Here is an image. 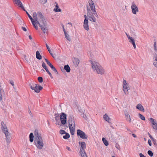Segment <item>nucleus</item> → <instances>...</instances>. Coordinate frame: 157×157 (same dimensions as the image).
Masks as SVG:
<instances>
[{"instance_id":"obj_1","label":"nucleus","mask_w":157,"mask_h":157,"mask_svg":"<svg viewBox=\"0 0 157 157\" xmlns=\"http://www.w3.org/2000/svg\"><path fill=\"white\" fill-rule=\"evenodd\" d=\"M34 142L36 146L39 149H42L44 145L43 139L41 135L39 134L36 131L35 133V138Z\"/></svg>"},{"instance_id":"obj_2","label":"nucleus","mask_w":157,"mask_h":157,"mask_svg":"<svg viewBox=\"0 0 157 157\" xmlns=\"http://www.w3.org/2000/svg\"><path fill=\"white\" fill-rule=\"evenodd\" d=\"M88 3L89 7L88 6H86L87 12H88L89 10L90 12H93L94 14L95 17H98V15L96 10L94 4L92 0H89Z\"/></svg>"},{"instance_id":"obj_3","label":"nucleus","mask_w":157,"mask_h":157,"mask_svg":"<svg viewBox=\"0 0 157 157\" xmlns=\"http://www.w3.org/2000/svg\"><path fill=\"white\" fill-rule=\"evenodd\" d=\"M130 86L129 84L125 80L123 79V90L126 95L128 94V90L130 89Z\"/></svg>"},{"instance_id":"obj_4","label":"nucleus","mask_w":157,"mask_h":157,"mask_svg":"<svg viewBox=\"0 0 157 157\" xmlns=\"http://www.w3.org/2000/svg\"><path fill=\"white\" fill-rule=\"evenodd\" d=\"M38 25L44 33H48V29L46 27L47 24L45 21H42Z\"/></svg>"},{"instance_id":"obj_5","label":"nucleus","mask_w":157,"mask_h":157,"mask_svg":"<svg viewBox=\"0 0 157 157\" xmlns=\"http://www.w3.org/2000/svg\"><path fill=\"white\" fill-rule=\"evenodd\" d=\"M90 63L91 66L94 72H96V70L98 69L101 66L97 62L95 61H93L92 60H90Z\"/></svg>"},{"instance_id":"obj_6","label":"nucleus","mask_w":157,"mask_h":157,"mask_svg":"<svg viewBox=\"0 0 157 157\" xmlns=\"http://www.w3.org/2000/svg\"><path fill=\"white\" fill-rule=\"evenodd\" d=\"M33 86H32L30 84V87L32 90H34L35 92L37 93H38L40 92V90L42 89L43 87L38 85L36 84H34Z\"/></svg>"},{"instance_id":"obj_7","label":"nucleus","mask_w":157,"mask_h":157,"mask_svg":"<svg viewBox=\"0 0 157 157\" xmlns=\"http://www.w3.org/2000/svg\"><path fill=\"white\" fill-rule=\"evenodd\" d=\"M87 15L89 21L94 22L96 21V18L94 16L93 12H90L89 10L88 12H87Z\"/></svg>"},{"instance_id":"obj_8","label":"nucleus","mask_w":157,"mask_h":157,"mask_svg":"<svg viewBox=\"0 0 157 157\" xmlns=\"http://www.w3.org/2000/svg\"><path fill=\"white\" fill-rule=\"evenodd\" d=\"M77 134L78 136H79L82 139H86L88 138V136L86 133L80 129L77 130Z\"/></svg>"},{"instance_id":"obj_9","label":"nucleus","mask_w":157,"mask_h":157,"mask_svg":"<svg viewBox=\"0 0 157 157\" xmlns=\"http://www.w3.org/2000/svg\"><path fill=\"white\" fill-rule=\"evenodd\" d=\"M60 120L61 123L63 125H64L67 122V115L64 113L62 112L60 116Z\"/></svg>"},{"instance_id":"obj_10","label":"nucleus","mask_w":157,"mask_h":157,"mask_svg":"<svg viewBox=\"0 0 157 157\" xmlns=\"http://www.w3.org/2000/svg\"><path fill=\"white\" fill-rule=\"evenodd\" d=\"M131 9L132 13L134 14H136L137 12H139V9L137 6H136L134 2L132 3Z\"/></svg>"},{"instance_id":"obj_11","label":"nucleus","mask_w":157,"mask_h":157,"mask_svg":"<svg viewBox=\"0 0 157 157\" xmlns=\"http://www.w3.org/2000/svg\"><path fill=\"white\" fill-rule=\"evenodd\" d=\"M1 129L4 134L6 133L7 132H9L8 131V130L6 125V124H4L3 121L1 122Z\"/></svg>"},{"instance_id":"obj_12","label":"nucleus","mask_w":157,"mask_h":157,"mask_svg":"<svg viewBox=\"0 0 157 157\" xmlns=\"http://www.w3.org/2000/svg\"><path fill=\"white\" fill-rule=\"evenodd\" d=\"M150 121L153 125V128L155 130H157V122L156 121L152 118H150Z\"/></svg>"},{"instance_id":"obj_13","label":"nucleus","mask_w":157,"mask_h":157,"mask_svg":"<svg viewBox=\"0 0 157 157\" xmlns=\"http://www.w3.org/2000/svg\"><path fill=\"white\" fill-rule=\"evenodd\" d=\"M68 122L69 125L73 126L74 124H75L74 119L72 116L70 115L69 117Z\"/></svg>"},{"instance_id":"obj_14","label":"nucleus","mask_w":157,"mask_h":157,"mask_svg":"<svg viewBox=\"0 0 157 157\" xmlns=\"http://www.w3.org/2000/svg\"><path fill=\"white\" fill-rule=\"evenodd\" d=\"M126 34L128 39L129 40V42L132 43L134 48L135 49L136 47L134 40L132 37H131L129 35H128L127 33H126Z\"/></svg>"},{"instance_id":"obj_15","label":"nucleus","mask_w":157,"mask_h":157,"mask_svg":"<svg viewBox=\"0 0 157 157\" xmlns=\"http://www.w3.org/2000/svg\"><path fill=\"white\" fill-rule=\"evenodd\" d=\"M13 2L19 6L21 7L24 11H25V10L20 0H13Z\"/></svg>"},{"instance_id":"obj_16","label":"nucleus","mask_w":157,"mask_h":157,"mask_svg":"<svg viewBox=\"0 0 157 157\" xmlns=\"http://www.w3.org/2000/svg\"><path fill=\"white\" fill-rule=\"evenodd\" d=\"M105 71L103 68L101 66L98 70H96V72L101 75H103L105 73Z\"/></svg>"},{"instance_id":"obj_17","label":"nucleus","mask_w":157,"mask_h":157,"mask_svg":"<svg viewBox=\"0 0 157 157\" xmlns=\"http://www.w3.org/2000/svg\"><path fill=\"white\" fill-rule=\"evenodd\" d=\"M6 137V140L8 143H10L11 140V134L9 132L5 134Z\"/></svg>"},{"instance_id":"obj_18","label":"nucleus","mask_w":157,"mask_h":157,"mask_svg":"<svg viewBox=\"0 0 157 157\" xmlns=\"http://www.w3.org/2000/svg\"><path fill=\"white\" fill-rule=\"evenodd\" d=\"M75 125V124H74L73 126L69 125V129L70 131L71 134V135H73L74 134Z\"/></svg>"},{"instance_id":"obj_19","label":"nucleus","mask_w":157,"mask_h":157,"mask_svg":"<svg viewBox=\"0 0 157 157\" xmlns=\"http://www.w3.org/2000/svg\"><path fill=\"white\" fill-rule=\"evenodd\" d=\"M79 144L81 146V148H80V151H85V149L86 148V144L84 142H79Z\"/></svg>"},{"instance_id":"obj_20","label":"nucleus","mask_w":157,"mask_h":157,"mask_svg":"<svg viewBox=\"0 0 157 157\" xmlns=\"http://www.w3.org/2000/svg\"><path fill=\"white\" fill-rule=\"evenodd\" d=\"M73 61L74 65L75 67H77L79 63V59L77 58H74L73 60Z\"/></svg>"},{"instance_id":"obj_21","label":"nucleus","mask_w":157,"mask_h":157,"mask_svg":"<svg viewBox=\"0 0 157 157\" xmlns=\"http://www.w3.org/2000/svg\"><path fill=\"white\" fill-rule=\"evenodd\" d=\"M33 16L34 19V21L37 23V24H39L40 23L38 21L37 13L36 12H33Z\"/></svg>"},{"instance_id":"obj_22","label":"nucleus","mask_w":157,"mask_h":157,"mask_svg":"<svg viewBox=\"0 0 157 157\" xmlns=\"http://www.w3.org/2000/svg\"><path fill=\"white\" fill-rule=\"evenodd\" d=\"M136 108L137 109L143 112L144 111V107L140 104H138L136 106Z\"/></svg>"},{"instance_id":"obj_23","label":"nucleus","mask_w":157,"mask_h":157,"mask_svg":"<svg viewBox=\"0 0 157 157\" xmlns=\"http://www.w3.org/2000/svg\"><path fill=\"white\" fill-rule=\"evenodd\" d=\"M54 4L55 5L56 8H55L54 9L53 11L56 12H61V9H58V8L59 7L58 3L56 2H55L54 3Z\"/></svg>"},{"instance_id":"obj_24","label":"nucleus","mask_w":157,"mask_h":157,"mask_svg":"<svg viewBox=\"0 0 157 157\" xmlns=\"http://www.w3.org/2000/svg\"><path fill=\"white\" fill-rule=\"evenodd\" d=\"M154 61L153 64L157 68V55L156 53H155V56L153 58Z\"/></svg>"},{"instance_id":"obj_25","label":"nucleus","mask_w":157,"mask_h":157,"mask_svg":"<svg viewBox=\"0 0 157 157\" xmlns=\"http://www.w3.org/2000/svg\"><path fill=\"white\" fill-rule=\"evenodd\" d=\"M103 118L105 121L108 122L109 123L110 122V118L107 114H105V115H104Z\"/></svg>"},{"instance_id":"obj_26","label":"nucleus","mask_w":157,"mask_h":157,"mask_svg":"<svg viewBox=\"0 0 157 157\" xmlns=\"http://www.w3.org/2000/svg\"><path fill=\"white\" fill-rule=\"evenodd\" d=\"M125 117L126 120L130 122L131 121L130 117L128 113L126 112L125 113Z\"/></svg>"},{"instance_id":"obj_27","label":"nucleus","mask_w":157,"mask_h":157,"mask_svg":"<svg viewBox=\"0 0 157 157\" xmlns=\"http://www.w3.org/2000/svg\"><path fill=\"white\" fill-rule=\"evenodd\" d=\"M36 58L39 60H40L42 59V56L39 51H37L36 52Z\"/></svg>"},{"instance_id":"obj_28","label":"nucleus","mask_w":157,"mask_h":157,"mask_svg":"<svg viewBox=\"0 0 157 157\" xmlns=\"http://www.w3.org/2000/svg\"><path fill=\"white\" fill-rule=\"evenodd\" d=\"M64 69L67 72H69L70 71V68L68 65H65L64 66Z\"/></svg>"},{"instance_id":"obj_29","label":"nucleus","mask_w":157,"mask_h":157,"mask_svg":"<svg viewBox=\"0 0 157 157\" xmlns=\"http://www.w3.org/2000/svg\"><path fill=\"white\" fill-rule=\"evenodd\" d=\"M29 141L31 142H32L33 141L34 136L32 133H31L29 136Z\"/></svg>"},{"instance_id":"obj_30","label":"nucleus","mask_w":157,"mask_h":157,"mask_svg":"<svg viewBox=\"0 0 157 157\" xmlns=\"http://www.w3.org/2000/svg\"><path fill=\"white\" fill-rule=\"evenodd\" d=\"M82 157H87V155L85 151H82L80 152Z\"/></svg>"},{"instance_id":"obj_31","label":"nucleus","mask_w":157,"mask_h":157,"mask_svg":"<svg viewBox=\"0 0 157 157\" xmlns=\"http://www.w3.org/2000/svg\"><path fill=\"white\" fill-rule=\"evenodd\" d=\"M45 45H46V47L48 52H49V53H50L51 55L52 56V57L54 58V57L53 56V54L52 53V51H51V50L50 48H49V46H48V45L47 44H46Z\"/></svg>"},{"instance_id":"obj_32","label":"nucleus","mask_w":157,"mask_h":157,"mask_svg":"<svg viewBox=\"0 0 157 157\" xmlns=\"http://www.w3.org/2000/svg\"><path fill=\"white\" fill-rule=\"evenodd\" d=\"M102 140L104 144L106 146H107L109 145L108 141L104 138H102Z\"/></svg>"},{"instance_id":"obj_33","label":"nucleus","mask_w":157,"mask_h":157,"mask_svg":"<svg viewBox=\"0 0 157 157\" xmlns=\"http://www.w3.org/2000/svg\"><path fill=\"white\" fill-rule=\"evenodd\" d=\"M65 134V135L63 136V139H66L69 138L70 137V136L69 133H68L67 132H66Z\"/></svg>"},{"instance_id":"obj_34","label":"nucleus","mask_w":157,"mask_h":157,"mask_svg":"<svg viewBox=\"0 0 157 157\" xmlns=\"http://www.w3.org/2000/svg\"><path fill=\"white\" fill-rule=\"evenodd\" d=\"M38 16L42 20V21H44L43 20V19L44 18V17L43 16V15L42 13L40 12H38Z\"/></svg>"},{"instance_id":"obj_35","label":"nucleus","mask_w":157,"mask_h":157,"mask_svg":"<svg viewBox=\"0 0 157 157\" xmlns=\"http://www.w3.org/2000/svg\"><path fill=\"white\" fill-rule=\"evenodd\" d=\"M32 24L33 25V26L34 27V28H35V29L36 30L38 29V27L36 25V24H37V23H36L35 22H34V20L31 21Z\"/></svg>"},{"instance_id":"obj_36","label":"nucleus","mask_w":157,"mask_h":157,"mask_svg":"<svg viewBox=\"0 0 157 157\" xmlns=\"http://www.w3.org/2000/svg\"><path fill=\"white\" fill-rule=\"evenodd\" d=\"M83 26L84 29L88 31L89 29V24H83Z\"/></svg>"},{"instance_id":"obj_37","label":"nucleus","mask_w":157,"mask_h":157,"mask_svg":"<svg viewBox=\"0 0 157 157\" xmlns=\"http://www.w3.org/2000/svg\"><path fill=\"white\" fill-rule=\"evenodd\" d=\"M45 61L46 62L48 65L49 66L51 67L53 66V65L52 64V63L47 59L45 58Z\"/></svg>"},{"instance_id":"obj_38","label":"nucleus","mask_w":157,"mask_h":157,"mask_svg":"<svg viewBox=\"0 0 157 157\" xmlns=\"http://www.w3.org/2000/svg\"><path fill=\"white\" fill-rule=\"evenodd\" d=\"M45 70H46V71L48 73V74H49V76H50V77L51 78H53V76L52 75V74H51V72L49 71V70H48V69L47 68H46L45 69Z\"/></svg>"},{"instance_id":"obj_39","label":"nucleus","mask_w":157,"mask_h":157,"mask_svg":"<svg viewBox=\"0 0 157 157\" xmlns=\"http://www.w3.org/2000/svg\"><path fill=\"white\" fill-rule=\"evenodd\" d=\"M64 34L66 38V39L69 41H70L71 39L69 37V35L67 33Z\"/></svg>"},{"instance_id":"obj_40","label":"nucleus","mask_w":157,"mask_h":157,"mask_svg":"<svg viewBox=\"0 0 157 157\" xmlns=\"http://www.w3.org/2000/svg\"><path fill=\"white\" fill-rule=\"evenodd\" d=\"M25 11L27 14V15L28 16L29 18L30 19L31 21H33V20H34L33 19V18L30 16V15L29 13L27 11H26L25 10Z\"/></svg>"},{"instance_id":"obj_41","label":"nucleus","mask_w":157,"mask_h":157,"mask_svg":"<svg viewBox=\"0 0 157 157\" xmlns=\"http://www.w3.org/2000/svg\"><path fill=\"white\" fill-rule=\"evenodd\" d=\"M138 114L139 115L140 117L141 120H145V118L143 115L140 113H139Z\"/></svg>"},{"instance_id":"obj_42","label":"nucleus","mask_w":157,"mask_h":157,"mask_svg":"<svg viewBox=\"0 0 157 157\" xmlns=\"http://www.w3.org/2000/svg\"><path fill=\"white\" fill-rule=\"evenodd\" d=\"M147 153L151 157H152L153 156V153L151 150H148L147 151Z\"/></svg>"},{"instance_id":"obj_43","label":"nucleus","mask_w":157,"mask_h":157,"mask_svg":"<svg viewBox=\"0 0 157 157\" xmlns=\"http://www.w3.org/2000/svg\"><path fill=\"white\" fill-rule=\"evenodd\" d=\"M60 117H59V115H57L55 117V120L56 121H60Z\"/></svg>"},{"instance_id":"obj_44","label":"nucleus","mask_w":157,"mask_h":157,"mask_svg":"<svg viewBox=\"0 0 157 157\" xmlns=\"http://www.w3.org/2000/svg\"><path fill=\"white\" fill-rule=\"evenodd\" d=\"M154 50L157 53V48L156 46V42H155L154 44Z\"/></svg>"},{"instance_id":"obj_45","label":"nucleus","mask_w":157,"mask_h":157,"mask_svg":"<svg viewBox=\"0 0 157 157\" xmlns=\"http://www.w3.org/2000/svg\"><path fill=\"white\" fill-rule=\"evenodd\" d=\"M66 133V132L63 130L61 129L59 131V133L61 134H65Z\"/></svg>"},{"instance_id":"obj_46","label":"nucleus","mask_w":157,"mask_h":157,"mask_svg":"<svg viewBox=\"0 0 157 157\" xmlns=\"http://www.w3.org/2000/svg\"><path fill=\"white\" fill-rule=\"evenodd\" d=\"M38 80L39 82L41 83L43 82V78L41 77H39L38 78Z\"/></svg>"},{"instance_id":"obj_47","label":"nucleus","mask_w":157,"mask_h":157,"mask_svg":"<svg viewBox=\"0 0 157 157\" xmlns=\"http://www.w3.org/2000/svg\"><path fill=\"white\" fill-rule=\"evenodd\" d=\"M81 115L82 117L84 118L85 119L87 120L88 119L86 115L84 113L82 114H81Z\"/></svg>"},{"instance_id":"obj_48","label":"nucleus","mask_w":157,"mask_h":157,"mask_svg":"<svg viewBox=\"0 0 157 157\" xmlns=\"http://www.w3.org/2000/svg\"><path fill=\"white\" fill-rule=\"evenodd\" d=\"M42 66L44 69L47 68L46 64L44 62L42 63Z\"/></svg>"},{"instance_id":"obj_49","label":"nucleus","mask_w":157,"mask_h":157,"mask_svg":"<svg viewBox=\"0 0 157 157\" xmlns=\"http://www.w3.org/2000/svg\"><path fill=\"white\" fill-rule=\"evenodd\" d=\"M88 24V20L84 19V20L83 24Z\"/></svg>"},{"instance_id":"obj_50","label":"nucleus","mask_w":157,"mask_h":157,"mask_svg":"<svg viewBox=\"0 0 157 157\" xmlns=\"http://www.w3.org/2000/svg\"><path fill=\"white\" fill-rule=\"evenodd\" d=\"M41 3L42 4L45 3L47 1V0H40Z\"/></svg>"},{"instance_id":"obj_51","label":"nucleus","mask_w":157,"mask_h":157,"mask_svg":"<svg viewBox=\"0 0 157 157\" xmlns=\"http://www.w3.org/2000/svg\"><path fill=\"white\" fill-rule=\"evenodd\" d=\"M51 68L54 72L57 70L53 66H52Z\"/></svg>"},{"instance_id":"obj_52","label":"nucleus","mask_w":157,"mask_h":157,"mask_svg":"<svg viewBox=\"0 0 157 157\" xmlns=\"http://www.w3.org/2000/svg\"><path fill=\"white\" fill-rule=\"evenodd\" d=\"M148 144H149V145L151 146V141L150 140H149L148 141Z\"/></svg>"},{"instance_id":"obj_53","label":"nucleus","mask_w":157,"mask_h":157,"mask_svg":"<svg viewBox=\"0 0 157 157\" xmlns=\"http://www.w3.org/2000/svg\"><path fill=\"white\" fill-rule=\"evenodd\" d=\"M56 124H58V125H59L60 126H61V122L60 123V121H56Z\"/></svg>"},{"instance_id":"obj_54","label":"nucleus","mask_w":157,"mask_h":157,"mask_svg":"<svg viewBox=\"0 0 157 157\" xmlns=\"http://www.w3.org/2000/svg\"><path fill=\"white\" fill-rule=\"evenodd\" d=\"M139 155L140 157H146V156H144L143 154L141 153L139 154Z\"/></svg>"},{"instance_id":"obj_55","label":"nucleus","mask_w":157,"mask_h":157,"mask_svg":"<svg viewBox=\"0 0 157 157\" xmlns=\"http://www.w3.org/2000/svg\"><path fill=\"white\" fill-rule=\"evenodd\" d=\"M84 18H85V19H86V20H88V17L87 15H85L84 16Z\"/></svg>"},{"instance_id":"obj_56","label":"nucleus","mask_w":157,"mask_h":157,"mask_svg":"<svg viewBox=\"0 0 157 157\" xmlns=\"http://www.w3.org/2000/svg\"><path fill=\"white\" fill-rule=\"evenodd\" d=\"M10 83L13 86L14 85V82L12 81H10Z\"/></svg>"},{"instance_id":"obj_57","label":"nucleus","mask_w":157,"mask_h":157,"mask_svg":"<svg viewBox=\"0 0 157 157\" xmlns=\"http://www.w3.org/2000/svg\"><path fill=\"white\" fill-rule=\"evenodd\" d=\"M62 27L63 28V31L64 33L65 34V33H67L66 32L64 28L63 25L62 26Z\"/></svg>"},{"instance_id":"obj_58","label":"nucleus","mask_w":157,"mask_h":157,"mask_svg":"<svg viewBox=\"0 0 157 157\" xmlns=\"http://www.w3.org/2000/svg\"><path fill=\"white\" fill-rule=\"evenodd\" d=\"M22 29H23V30H24V31H27V29L26 28L24 27H22Z\"/></svg>"},{"instance_id":"obj_59","label":"nucleus","mask_w":157,"mask_h":157,"mask_svg":"<svg viewBox=\"0 0 157 157\" xmlns=\"http://www.w3.org/2000/svg\"><path fill=\"white\" fill-rule=\"evenodd\" d=\"M66 149L69 151H71V150L70 148V147H67Z\"/></svg>"},{"instance_id":"obj_60","label":"nucleus","mask_w":157,"mask_h":157,"mask_svg":"<svg viewBox=\"0 0 157 157\" xmlns=\"http://www.w3.org/2000/svg\"><path fill=\"white\" fill-rule=\"evenodd\" d=\"M132 135V136L134 138H136V135L135 134L133 133Z\"/></svg>"},{"instance_id":"obj_61","label":"nucleus","mask_w":157,"mask_h":157,"mask_svg":"<svg viewBox=\"0 0 157 157\" xmlns=\"http://www.w3.org/2000/svg\"><path fill=\"white\" fill-rule=\"evenodd\" d=\"M54 72L55 73L56 75H58L59 74L57 70L55 71Z\"/></svg>"},{"instance_id":"obj_62","label":"nucleus","mask_w":157,"mask_h":157,"mask_svg":"<svg viewBox=\"0 0 157 157\" xmlns=\"http://www.w3.org/2000/svg\"><path fill=\"white\" fill-rule=\"evenodd\" d=\"M149 137L151 140H152L153 139L152 136L150 134H149Z\"/></svg>"},{"instance_id":"obj_63","label":"nucleus","mask_w":157,"mask_h":157,"mask_svg":"<svg viewBox=\"0 0 157 157\" xmlns=\"http://www.w3.org/2000/svg\"><path fill=\"white\" fill-rule=\"evenodd\" d=\"M29 39L30 40H31V39H32V37H31V36L29 35Z\"/></svg>"},{"instance_id":"obj_64","label":"nucleus","mask_w":157,"mask_h":157,"mask_svg":"<svg viewBox=\"0 0 157 157\" xmlns=\"http://www.w3.org/2000/svg\"><path fill=\"white\" fill-rule=\"evenodd\" d=\"M68 24L70 25H71V26H72V24L71 22H69L68 23Z\"/></svg>"}]
</instances>
